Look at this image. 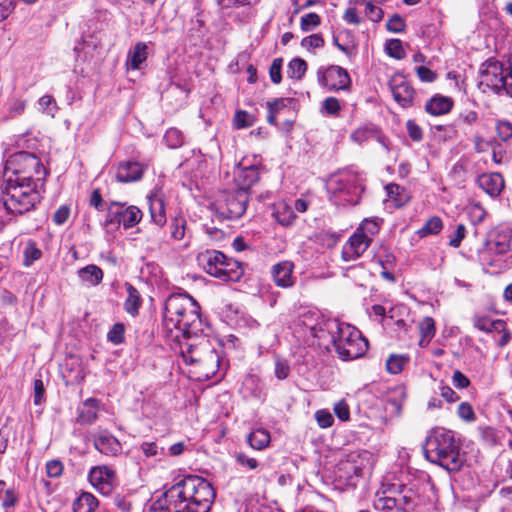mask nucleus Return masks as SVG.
I'll return each instance as SVG.
<instances>
[{"label": "nucleus", "instance_id": "nucleus-47", "mask_svg": "<svg viewBox=\"0 0 512 512\" xmlns=\"http://www.w3.org/2000/svg\"><path fill=\"white\" fill-rule=\"evenodd\" d=\"M385 50L389 56L395 59H403L406 55L402 41L399 39H391L387 41Z\"/></svg>", "mask_w": 512, "mask_h": 512}, {"label": "nucleus", "instance_id": "nucleus-48", "mask_svg": "<svg viewBox=\"0 0 512 512\" xmlns=\"http://www.w3.org/2000/svg\"><path fill=\"white\" fill-rule=\"evenodd\" d=\"M320 16L316 13H308L301 17L300 27L304 32H309L320 25Z\"/></svg>", "mask_w": 512, "mask_h": 512}, {"label": "nucleus", "instance_id": "nucleus-3", "mask_svg": "<svg viewBox=\"0 0 512 512\" xmlns=\"http://www.w3.org/2000/svg\"><path fill=\"white\" fill-rule=\"evenodd\" d=\"M425 452L431 462L449 472L460 470L465 462V456L450 430H435L427 439Z\"/></svg>", "mask_w": 512, "mask_h": 512}, {"label": "nucleus", "instance_id": "nucleus-16", "mask_svg": "<svg viewBox=\"0 0 512 512\" xmlns=\"http://www.w3.org/2000/svg\"><path fill=\"white\" fill-rule=\"evenodd\" d=\"M91 485L102 495H109L114 487L115 471L106 465L93 467L88 475Z\"/></svg>", "mask_w": 512, "mask_h": 512}, {"label": "nucleus", "instance_id": "nucleus-44", "mask_svg": "<svg viewBox=\"0 0 512 512\" xmlns=\"http://www.w3.org/2000/svg\"><path fill=\"white\" fill-rule=\"evenodd\" d=\"M164 140L170 148H179L184 144L185 137L177 128H170L164 135Z\"/></svg>", "mask_w": 512, "mask_h": 512}, {"label": "nucleus", "instance_id": "nucleus-52", "mask_svg": "<svg viewBox=\"0 0 512 512\" xmlns=\"http://www.w3.org/2000/svg\"><path fill=\"white\" fill-rule=\"evenodd\" d=\"M25 255V266H29L32 264V262L38 260L42 256V252L39 248L35 246V244L29 243L24 251Z\"/></svg>", "mask_w": 512, "mask_h": 512}, {"label": "nucleus", "instance_id": "nucleus-40", "mask_svg": "<svg viewBox=\"0 0 512 512\" xmlns=\"http://www.w3.org/2000/svg\"><path fill=\"white\" fill-rule=\"evenodd\" d=\"M307 63L301 58H295L288 64L287 74L290 78L300 80L306 73Z\"/></svg>", "mask_w": 512, "mask_h": 512}, {"label": "nucleus", "instance_id": "nucleus-56", "mask_svg": "<svg viewBox=\"0 0 512 512\" xmlns=\"http://www.w3.org/2000/svg\"><path fill=\"white\" fill-rule=\"evenodd\" d=\"M466 236V227L464 224H458L455 231L450 235L449 245L458 248Z\"/></svg>", "mask_w": 512, "mask_h": 512}, {"label": "nucleus", "instance_id": "nucleus-2", "mask_svg": "<svg viewBox=\"0 0 512 512\" xmlns=\"http://www.w3.org/2000/svg\"><path fill=\"white\" fill-rule=\"evenodd\" d=\"M163 325L169 337L178 343L181 338H197L203 331L198 303L187 294H172L164 305Z\"/></svg>", "mask_w": 512, "mask_h": 512}, {"label": "nucleus", "instance_id": "nucleus-1", "mask_svg": "<svg viewBox=\"0 0 512 512\" xmlns=\"http://www.w3.org/2000/svg\"><path fill=\"white\" fill-rule=\"evenodd\" d=\"M215 491L206 479L188 475L177 480L150 507L149 512H209Z\"/></svg>", "mask_w": 512, "mask_h": 512}, {"label": "nucleus", "instance_id": "nucleus-8", "mask_svg": "<svg viewBox=\"0 0 512 512\" xmlns=\"http://www.w3.org/2000/svg\"><path fill=\"white\" fill-rule=\"evenodd\" d=\"M331 338L336 352L343 360L359 358L368 350V341L360 331L346 323H335Z\"/></svg>", "mask_w": 512, "mask_h": 512}, {"label": "nucleus", "instance_id": "nucleus-35", "mask_svg": "<svg viewBox=\"0 0 512 512\" xmlns=\"http://www.w3.org/2000/svg\"><path fill=\"white\" fill-rule=\"evenodd\" d=\"M505 322L500 319L492 320L486 316H476L474 318V326L480 331L491 333L495 331H503Z\"/></svg>", "mask_w": 512, "mask_h": 512}, {"label": "nucleus", "instance_id": "nucleus-10", "mask_svg": "<svg viewBox=\"0 0 512 512\" xmlns=\"http://www.w3.org/2000/svg\"><path fill=\"white\" fill-rule=\"evenodd\" d=\"M427 483L422 478H409L397 480L388 484V491L397 494L401 509L405 512L417 511L425 505L424 496Z\"/></svg>", "mask_w": 512, "mask_h": 512}, {"label": "nucleus", "instance_id": "nucleus-21", "mask_svg": "<svg viewBox=\"0 0 512 512\" xmlns=\"http://www.w3.org/2000/svg\"><path fill=\"white\" fill-rule=\"evenodd\" d=\"M388 482L382 484V492H377L374 499V508L379 512H400L401 503L397 494L388 491Z\"/></svg>", "mask_w": 512, "mask_h": 512}, {"label": "nucleus", "instance_id": "nucleus-15", "mask_svg": "<svg viewBox=\"0 0 512 512\" xmlns=\"http://www.w3.org/2000/svg\"><path fill=\"white\" fill-rule=\"evenodd\" d=\"M317 77L319 84L330 91L345 90L351 82L348 72L336 65L319 68Z\"/></svg>", "mask_w": 512, "mask_h": 512}, {"label": "nucleus", "instance_id": "nucleus-64", "mask_svg": "<svg viewBox=\"0 0 512 512\" xmlns=\"http://www.w3.org/2000/svg\"><path fill=\"white\" fill-rule=\"evenodd\" d=\"M18 502V495L14 488H8L5 490V496L2 501V507L7 511L13 508Z\"/></svg>", "mask_w": 512, "mask_h": 512}, {"label": "nucleus", "instance_id": "nucleus-20", "mask_svg": "<svg viewBox=\"0 0 512 512\" xmlns=\"http://www.w3.org/2000/svg\"><path fill=\"white\" fill-rule=\"evenodd\" d=\"M259 167L256 165L242 166L240 164L234 172L235 182L238 190L246 191L259 180Z\"/></svg>", "mask_w": 512, "mask_h": 512}, {"label": "nucleus", "instance_id": "nucleus-4", "mask_svg": "<svg viewBox=\"0 0 512 512\" xmlns=\"http://www.w3.org/2000/svg\"><path fill=\"white\" fill-rule=\"evenodd\" d=\"M41 184L19 182L7 178L4 181L1 201L9 214L22 215L35 208L41 201L38 187Z\"/></svg>", "mask_w": 512, "mask_h": 512}, {"label": "nucleus", "instance_id": "nucleus-28", "mask_svg": "<svg viewBox=\"0 0 512 512\" xmlns=\"http://www.w3.org/2000/svg\"><path fill=\"white\" fill-rule=\"evenodd\" d=\"M98 400L88 398L83 402L82 408L79 410L77 421L81 425H91L97 419Z\"/></svg>", "mask_w": 512, "mask_h": 512}, {"label": "nucleus", "instance_id": "nucleus-6", "mask_svg": "<svg viewBox=\"0 0 512 512\" xmlns=\"http://www.w3.org/2000/svg\"><path fill=\"white\" fill-rule=\"evenodd\" d=\"M46 169L40 159L29 152L21 151L11 155L5 163V179L19 182L41 184L46 176Z\"/></svg>", "mask_w": 512, "mask_h": 512}, {"label": "nucleus", "instance_id": "nucleus-14", "mask_svg": "<svg viewBox=\"0 0 512 512\" xmlns=\"http://www.w3.org/2000/svg\"><path fill=\"white\" fill-rule=\"evenodd\" d=\"M248 200L249 194L236 188L223 192L220 199L217 200L216 208L223 218L235 220L245 213Z\"/></svg>", "mask_w": 512, "mask_h": 512}, {"label": "nucleus", "instance_id": "nucleus-45", "mask_svg": "<svg viewBox=\"0 0 512 512\" xmlns=\"http://www.w3.org/2000/svg\"><path fill=\"white\" fill-rule=\"evenodd\" d=\"M123 206H124V203H122V202H117V201L110 202L108 209H107L106 218H105L106 226H115V227L120 226V220H119V216H118V207L123 208Z\"/></svg>", "mask_w": 512, "mask_h": 512}, {"label": "nucleus", "instance_id": "nucleus-27", "mask_svg": "<svg viewBox=\"0 0 512 512\" xmlns=\"http://www.w3.org/2000/svg\"><path fill=\"white\" fill-rule=\"evenodd\" d=\"M118 216L120 225L122 224L125 229H129L141 221L142 211L137 206H127L126 203H124L123 208L118 207Z\"/></svg>", "mask_w": 512, "mask_h": 512}, {"label": "nucleus", "instance_id": "nucleus-53", "mask_svg": "<svg viewBox=\"0 0 512 512\" xmlns=\"http://www.w3.org/2000/svg\"><path fill=\"white\" fill-rule=\"evenodd\" d=\"M125 328L123 324L117 323L108 332L107 338L113 344H120L124 340Z\"/></svg>", "mask_w": 512, "mask_h": 512}, {"label": "nucleus", "instance_id": "nucleus-12", "mask_svg": "<svg viewBox=\"0 0 512 512\" xmlns=\"http://www.w3.org/2000/svg\"><path fill=\"white\" fill-rule=\"evenodd\" d=\"M510 251H512V230L506 227H497L490 232L485 248L479 253V257L484 265L494 266L492 255L503 256Z\"/></svg>", "mask_w": 512, "mask_h": 512}, {"label": "nucleus", "instance_id": "nucleus-63", "mask_svg": "<svg viewBox=\"0 0 512 512\" xmlns=\"http://www.w3.org/2000/svg\"><path fill=\"white\" fill-rule=\"evenodd\" d=\"M406 129L409 137L416 142H419L423 138V132L421 127L416 124L413 120H408L406 123Z\"/></svg>", "mask_w": 512, "mask_h": 512}, {"label": "nucleus", "instance_id": "nucleus-33", "mask_svg": "<svg viewBox=\"0 0 512 512\" xmlns=\"http://www.w3.org/2000/svg\"><path fill=\"white\" fill-rule=\"evenodd\" d=\"M78 276L83 282H86L92 286H96L103 279V271L97 265L90 264L79 269Z\"/></svg>", "mask_w": 512, "mask_h": 512}, {"label": "nucleus", "instance_id": "nucleus-62", "mask_svg": "<svg viewBox=\"0 0 512 512\" xmlns=\"http://www.w3.org/2000/svg\"><path fill=\"white\" fill-rule=\"evenodd\" d=\"M282 62L283 61L281 58L274 59L270 66V69H269L271 81L275 84H279L282 80V75H281Z\"/></svg>", "mask_w": 512, "mask_h": 512}, {"label": "nucleus", "instance_id": "nucleus-43", "mask_svg": "<svg viewBox=\"0 0 512 512\" xmlns=\"http://www.w3.org/2000/svg\"><path fill=\"white\" fill-rule=\"evenodd\" d=\"M408 360L409 358L404 355H391L386 361L387 371L391 374L400 373Z\"/></svg>", "mask_w": 512, "mask_h": 512}, {"label": "nucleus", "instance_id": "nucleus-19", "mask_svg": "<svg viewBox=\"0 0 512 512\" xmlns=\"http://www.w3.org/2000/svg\"><path fill=\"white\" fill-rule=\"evenodd\" d=\"M93 444L97 451L106 456H117L122 451L121 443L107 431L94 434Z\"/></svg>", "mask_w": 512, "mask_h": 512}, {"label": "nucleus", "instance_id": "nucleus-39", "mask_svg": "<svg viewBox=\"0 0 512 512\" xmlns=\"http://www.w3.org/2000/svg\"><path fill=\"white\" fill-rule=\"evenodd\" d=\"M421 339L419 345L425 347L435 335V323L431 317H425L419 324Z\"/></svg>", "mask_w": 512, "mask_h": 512}, {"label": "nucleus", "instance_id": "nucleus-41", "mask_svg": "<svg viewBox=\"0 0 512 512\" xmlns=\"http://www.w3.org/2000/svg\"><path fill=\"white\" fill-rule=\"evenodd\" d=\"M38 109L41 113L54 117L59 108L53 96L44 95L38 100Z\"/></svg>", "mask_w": 512, "mask_h": 512}, {"label": "nucleus", "instance_id": "nucleus-5", "mask_svg": "<svg viewBox=\"0 0 512 512\" xmlns=\"http://www.w3.org/2000/svg\"><path fill=\"white\" fill-rule=\"evenodd\" d=\"M479 86L498 95L512 97V56L506 61L489 58L480 67Z\"/></svg>", "mask_w": 512, "mask_h": 512}, {"label": "nucleus", "instance_id": "nucleus-32", "mask_svg": "<svg viewBox=\"0 0 512 512\" xmlns=\"http://www.w3.org/2000/svg\"><path fill=\"white\" fill-rule=\"evenodd\" d=\"M273 217L280 225L289 227L294 223L296 214L291 206L281 202L274 207Z\"/></svg>", "mask_w": 512, "mask_h": 512}, {"label": "nucleus", "instance_id": "nucleus-22", "mask_svg": "<svg viewBox=\"0 0 512 512\" xmlns=\"http://www.w3.org/2000/svg\"><path fill=\"white\" fill-rule=\"evenodd\" d=\"M294 264L285 260L272 267V276L277 286L282 288L292 287L295 283L293 277Z\"/></svg>", "mask_w": 512, "mask_h": 512}, {"label": "nucleus", "instance_id": "nucleus-36", "mask_svg": "<svg viewBox=\"0 0 512 512\" xmlns=\"http://www.w3.org/2000/svg\"><path fill=\"white\" fill-rule=\"evenodd\" d=\"M98 506V500L94 495L83 492L73 504L74 512H94Z\"/></svg>", "mask_w": 512, "mask_h": 512}, {"label": "nucleus", "instance_id": "nucleus-54", "mask_svg": "<svg viewBox=\"0 0 512 512\" xmlns=\"http://www.w3.org/2000/svg\"><path fill=\"white\" fill-rule=\"evenodd\" d=\"M405 26L406 25L404 19L398 14H394L386 23L387 29L393 33L403 32Z\"/></svg>", "mask_w": 512, "mask_h": 512}, {"label": "nucleus", "instance_id": "nucleus-42", "mask_svg": "<svg viewBox=\"0 0 512 512\" xmlns=\"http://www.w3.org/2000/svg\"><path fill=\"white\" fill-rule=\"evenodd\" d=\"M443 228V222L440 217L433 216L429 218L424 226L418 230V234L421 237H425L432 234H438Z\"/></svg>", "mask_w": 512, "mask_h": 512}, {"label": "nucleus", "instance_id": "nucleus-34", "mask_svg": "<svg viewBox=\"0 0 512 512\" xmlns=\"http://www.w3.org/2000/svg\"><path fill=\"white\" fill-rule=\"evenodd\" d=\"M385 190L389 200H391L397 208L404 206L409 201L408 193L398 184L390 183L385 186Z\"/></svg>", "mask_w": 512, "mask_h": 512}, {"label": "nucleus", "instance_id": "nucleus-13", "mask_svg": "<svg viewBox=\"0 0 512 512\" xmlns=\"http://www.w3.org/2000/svg\"><path fill=\"white\" fill-rule=\"evenodd\" d=\"M367 459L358 451L344 455L338 462L335 479L346 486H355L358 478L362 476Z\"/></svg>", "mask_w": 512, "mask_h": 512}, {"label": "nucleus", "instance_id": "nucleus-23", "mask_svg": "<svg viewBox=\"0 0 512 512\" xmlns=\"http://www.w3.org/2000/svg\"><path fill=\"white\" fill-rule=\"evenodd\" d=\"M143 171V166L138 162H123L118 165L115 178L121 183L133 182L142 178Z\"/></svg>", "mask_w": 512, "mask_h": 512}, {"label": "nucleus", "instance_id": "nucleus-7", "mask_svg": "<svg viewBox=\"0 0 512 512\" xmlns=\"http://www.w3.org/2000/svg\"><path fill=\"white\" fill-rule=\"evenodd\" d=\"M197 261L207 274L223 282H236L244 274V269L239 261L228 258L217 250H206L199 253Z\"/></svg>", "mask_w": 512, "mask_h": 512}, {"label": "nucleus", "instance_id": "nucleus-37", "mask_svg": "<svg viewBox=\"0 0 512 512\" xmlns=\"http://www.w3.org/2000/svg\"><path fill=\"white\" fill-rule=\"evenodd\" d=\"M382 223V219L380 218H371L365 219L361 222L359 227L355 230L360 235H365L369 239V242L372 243L375 235L378 234L380 229V224Z\"/></svg>", "mask_w": 512, "mask_h": 512}, {"label": "nucleus", "instance_id": "nucleus-57", "mask_svg": "<svg viewBox=\"0 0 512 512\" xmlns=\"http://www.w3.org/2000/svg\"><path fill=\"white\" fill-rule=\"evenodd\" d=\"M26 108V101L22 99H13L8 105V116L14 118L21 115Z\"/></svg>", "mask_w": 512, "mask_h": 512}, {"label": "nucleus", "instance_id": "nucleus-11", "mask_svg": "<svg viewBox=\"0 0 512 512\" xmlns=\"http://www.w3.org/2000/svg\"><path fill=\"white\" fill-rule=\"evenodd\" d=\"M204 346L199 347L196 343H189L188 340L181 338L179 343L180 354L186 364L200 363L209 369L208 373H215V369L219 366L220 357L217 352L210 348L207 341L203 340Z\"/></svg>", "mask_w": 512, "mask_h": 512}, {"label": "nucleus", "instance_id": "nucleus-31", "mask_svg": "<svg viewBox=\"0 0 512 512\" xmlns=\"http://www.w3.org/2000/svg\"><path fill=\"white\" fill-rule=\"evenodd\" d=\"M125 287L127 291V298L124 302V309L128 314L135 317L139 313L142 299L139 291L133 285L126 283Z\"/></svg>", "mask_w": 512, "mask_h": 512}, {"label": "nucleus", "instance_id": "nucleus-26", "mask_svg": "<svg viewBox=\"0 0 512 512\" xmlns=\"http://www.w3.org/2000/svg\"><path fill=\"white\" fill-rule=\"evenodd\" d=\"M351 139L357 144H362L370 139H377L383 146L386 147L384 138L380 133V130L374 124H365L358 127L351 133Z\"/></svg>", "mask_w": 512, "mask_h": 512}, {"label": "nucleus", "instance_id": "nucleus-17", "mask_svg": "<svg viewBox=\"0 0 512 512\" xmlns=\"http://www.w3.org/2000/svg\"><path fill=\"white\" fill-rule=\"evenodd\" d=\"M394 100L403 108L410 107L414 99V89L403 75H394L389 81Z\"/></svg>", "mask_w": 512, "mask_h": 512}, {"label": "nucleus", "instance_id": "nucleus-49", "mask_svg": "<svg viewBox=\"0 0 512 512\" xmlns=\"http://www.w3.org/2000/svg\"><path fill=\"white\" fill-rule=\"evenodd\" d=\"M46 475L50 478H58L64 470L63 463L58 459L50 460L46 463Z\"/></svg>", "mask_w": 512, "mask_h": 512}, {"label": "nucleus", "instance_id": "nucleus-60", "mask_svg": "<svg viewBox=\"0 0 512 512\" xmlns=\"http://www.w3.org/2000/svg\"><path fill=\"white\" fill-rule=\"evenodd\" d=\"M365 14L373 22H379L383 18L382 9L371 2L365 3Z\"/></svg>", "mask_w": 512, "mask_h": 512}, {"label": "nucleus", "instance_id": "nucleus-29", "mask_svg": "<svg viewBox=\"0 0 512 512\" xmlns=\"http://www.w3.org/2000/svg\"><path fill=\"white\" fill-rule=\"evenodd\" d=\"M453 106V101L449 97L434 96L425 105V110L434 116L448 113Z\"/></svg>", "mask_w": 512, "mask_h": 512}, {"label": "nucleus", "instance_id": "nucleus-30", "mask_svg": "<svg viewBox=\"0 0 512 512\" xmlns=\"http://www.w3.org/2000/svg\"><path fill=\"white\" fill-rule=\"evenodd\" d=\"M148 47L144 42H137L129 51L126 65L128 69L137 70L148 57Z\"/></svg>", "mask_w": 512, "mask_h": 512}, {"label": "nucleus", "instance_id": "nucleus-38", "mask_svg": "<svg viewBox=\"0 0 512 512\" xmlns=\"http://www.w3.org/2000/svg\"><path fill=\"white\" fill-rule=\"evenodd\" d=\"M270 434L264 429H257L251 432L247 438L249 445L256 450L266 448L270 443Z\"/></svg>", "mask_w": 512, "mask_h": 512}, {"label": "nucleus", "instance_id": "nucleus-46", "mask_svg": "<svg viewBox=\"0 0 512 512\" xmlns=\"http://www.w3.org/2000/svg\"><path fill=\"white\" fill-rule=\"evenodd\" d=\"M254 122V116L244 110L237 111L233 118L234 127L237 129L250 127L254 124Z\"/></svg>", "mask_w": 512, "mask_h": 512}, {"label": "nucleus", "instance_id": "nucleus-50", "mask_svg": "<svg viewBox=\"0 0 512 512\" xmlns=\"http://www.w3.org/2000/svg\"><path fill=\"white\" fill-rule=\"evenodd\" d=\"M275 377L278 380L286 379L290 374V365L287 360L281 359L279 357L275 360Z\"/></svg>", "mask_w": 512, "mask_h": 512}, {"label": "nucleus", "instance_id": "nucleus-55", "mask_svg": "<svg viewBox=\"0 0 512 512\" xmlns=\"http://www.w3.org/2000/svg\"><path fill=\"white\" fill-rule=\"evenodd\" d=\"M457 414L465 422H473L476 418L472 406L467 402H462L458 406Z\"/></svg>", "mask_w": 512, "mask_h": 512}, {"label": "nucleus", "instance_id": "nucleus-25", "mask_svg": "<svg viewBox=\"0 0 512 512\" xmlns=\"http://www.w3.org/2000/svg\"><path fill=\"white\" fill-rule=\"evenodd\" d=\"M478 184L488 195L497 197L504 188V179L499 173L482 174L478 178Z\"/></svg>", "mask_w": 512, "mask_h": 512}, {"label": "nucleus", "instance_id": "nucleus-59", "mask_svg": "<svg viewBox=\"0 0 512 512\" xmlns=\"http://www.w3.org/2000/svg\"><path fill=\"white\" fill-rule=\"evenodd\" d=\"M170 234L175 240L183 239L185 235V221L175 219L170 224Z\"/></svg>", "mask_w": 512, "mask_h": 512}, {"label": "nucleus", "instance_id": "nucleus-18", "mask_svg": "<svg viewBox=\"0 0 512 512\" xmlns=\"http://www.w3.org/2000/svg\"><path fill=\"white\" fill-rule=\"evenodd\" d=\"M370 245L367 236H362L355 231L344 243L341 257L346 262L355 261L365 253Z\"/></svg>", "mask_w": 512, "mask_h": 512}, {"label": "nucleus", "instance_id": "nucleus-61", "mask_svg": "<svg viewBox=\"0 0 512 512\" xmlns=\"http://www.w3.org/2000/svg\"><path fill=\"white\" fill-rule=\"evenodd\" d=\"M315 419L321 428H328L334 422L332 414L327 410H318L315 413Z\"/></svg>", "mask_w": 512, "mask_h": 512}, {"label": "nucleus", "instance_id": "nucleus-24", "mask_svg": "<svg viewBox=\"0 0 512 512\" xmlns=\"http://www.w3.org/2000/svg\"><path fill=\"white\" fill-rule=\"evenodd\" d=\"M151 221L158 226H163L166 219L165 201L161 193L155 192L147 197Z\"/></svg>", "mask_w": 512, "mask_h": 512}, {"label": "nucleus", "instance_id": "nucleus-51", "mask_svg": "<svg viewBox=\"0 0 512 512\" xmlns=\"http://www.w3.org/2000/svg\"><path fill=\"white\" fill-rule=\"evenodd\" d=\"M496 130L502 141H508L512 138V123L506 120H499L496 124Z\"/></svg>", "mask_w": 512, "mask_h": 512}, {"label": "nucleus", "instance_id": "nucleus-58", "mask_svg": "<svg viewBox=\"0 0 512 512\" xmlns=\"http://www.w3.org/2000/svg\"><path fill=\"white\" fill-rule=\"evenodd\" d=\"M301 45L306 49L320 48L324 45V39L319 34H312L304 37L301 41Z\"/></svg>", "mask_w": 512, "mask_h": 512}, {"label": "nucleus", "instance_id": "nucleus-9", "mask_svg": "<svg viewBox=\"0 0 512 512\" xmlns=\"http://www.w3.org/2000/svg\"><path fill=\"white\" fill-rule=\"evenodd\" d=\"M330 200L338 206L356 205L363 192L358 176L349 172L332 175L326 182Z\"/></svg>", "mask_w": 512, "mask_h": 512}]
</instances>
